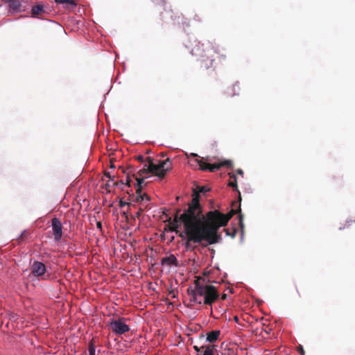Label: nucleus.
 Instances as JSON below:
<instances>
[{
	"label": "nucleus",
	"mask_w": 355,
	"mask_h": 355,
	"mask_svg": "<svg viewBox=\"0 0 355 355\" xmlns=\"http://www.w3.org/2000/svg\"><path fill=\"white\" fill-rule=\"evenodd\" d=\"M144 179L139 178L137 177V183H136V193L137 196L135 198V201L140 203L141 205L144 202V197L143 193H141L142 190V184L144 183Z\"/></svg>",
	"instance_id": "9"
},
{
	"label": "nucleus",
	"mask_w": 355,
	"mask_h": 355,
	"mask_svg": "<svg viewBox=\"0 0 355 355\" xmlns=\"http://www.w3.org/2000/svg\"><path fill=\"white\" fill-rule=\"evenodd\" d=\"M224 230L226 233V235L230 236L232 239L235 237L237 233V230L236 227L226 228Z\"/></svg>",
	"instance_id": "17"
},
{
	"label": "nucleus",
	"mask_w": 355,
	"mask_h": 355,
	"mask_svg": "<svg viewBox=\"0 0 355 355\" xmlns=\"http://www.w3.org/2000/svg\"><path fill=\"white\" fill-rule=\"evenodd\" d=\"M137 159L142 162H144V157L142 155H139L137 157Z\"/></svg>",
	"instance_id": "30"
},
{
	"label": "nucleus",
	"mask_w": 355,
	"mask_h": 355,
	"mask_svg": "<svg viewBox=\"0 0 355 355\" xmlns=\"http://www.w3.org/2000/svg\"><path fill=\"white\" fill-rule=\"evenodd\" d=\"M55 1L59 3H68L73 7L77 5L76 0H55Z\"/></svg>",
	"instance_id": "20"
},
{
	"label": "nucleus",
	"mask_w": 355,
	"mask_h": 355,
	"mask_svg": "<svg viewBox=\"0 0 355 355\" xmlns=\"http://www.w3.org/2000/svg\"><path fill=\"white\" fill-rule=\"evenodd\" d=\"M130 183H131V180H130V177H129V175H128L125 184L127 186H128V187H130Z\"/></svg>",
	"instance_id": "27"
},
{
	"label": "nucleus",
	"mask_w": 355,
	"mask_h": 355,
	"mask_svg": "<svg viewBox=\"0 0 355 355\" xmlns=\"http://www.w3.org/2000/svg\"><path fill=\"white\" fill-rule=\"evenodd\" d=\"M241 200V194L239 193V201Z\"/></svg>",
	"instance_id": "38"
},
{
	"label": "nucleus",
	"mask_w": 355,
	"mask_h": 355,
	"mask_svg": "<svg viewBox=\"0 0 355 355\" xmlns=\"http://www.w3.org/2000/svg\"><path fill=\"white\" fill-rule=\"evenodd\" d=\"M124 318H119L118 320H112L110 325L112 332L117 335H122L130 331V327L125 323Z\"/></svg>",
	"instance_id": "7"
},
{
	"label": "nucleus",
	"mask_w": 355,
	"mask_h": 355,
	"mask_svg": "<svg viewBox=\"0 0 355 355\" xmlns=\"http://www.w3.org/2000/svg\"><path fill=\"white\" fill-rule=\"evenodd\" d=\"M162 265H168V266H178V261L174 254H170L168 257H164L161 261Z\"/></svg>",
	"instance_id": "11"
},
{
	"label": "nucleus",
	"mask_w": 355,
	"mask_h": 355,
	"mask_svg": "<svg viewBox=\"0 0 355 355\" xmlns=\"http://www.w3.org/2000/svg\"><path fill=\"white\" fill-rule=\"evenodd\" d=\"M51 226L55 241H60L62 236V226L61 222L58 218H53L51 220Z\"/></svg>",
	"instance_id": "8"
},
{
	"label": "nucleus",
	"mask_w": 355,
	"mask_h": 355,
	"mask_svg": "<svg viewBox=\"0 0 355 355\" xmlns=\"http://www.w3.org/2000/svg\"><path fill=\"white\" fill-rule=\"evenodd\" d=\"M236 204H237V202H232V206H235Z\"/></svg>",
	"instance_id": "37"
},
{
	"label": "nucleus",
	"mask_w": 355,
	"mask_h": 355,
	"mask_svg": "<svg viewBox=\"0 0 355 355\" xmlns=\"http://www.w3.org/2000/svg\"><path fill=\"white\" fill-rule=\"evenodd\" d=\"M226 297H227L226 294H223V295H222V299H223V300H225V299H226Z\"/></svg>",
	"instance_id": "34"
},
{
	"label": "nucleus",
	"mask_w": 355,
	"mask_h": 355,
	"mask_svg": "<svg viewBox=\"0 0 355 355\" xmlns=\"http://www.w3.org/2000/svg\"><path fill=\"white\" fill-rule=\"evenodd\" d=\"M223 49L220 48L219 45L216 44L210 41H207L203 43L195 40L191 46V53L195 56L201 58L202 67L208 69L213 66L214 61V55H219L218 58L225 60L226 56L222 54Z\"/></svg>",
	"instance_id": "3"
},
{
	"label": "nucleus",
	"mask_w": 355,
	"mask_h": 355,
	"mask_svg": "<svg viewBox=\"0 0 355 355\" xmlns=\"http://www.w3.org/2000/svg\"><path fill=\"white\" fill-rule=\"evenodd\" d=\"M187 293L191 297V302L200 305L205 304L211 306L219 298V293L216 288L202 282L200 278L194 281L193 288H188Z\"/></svg>",
	"instance_id": "2"
},
{
	"label": "nucleus",
	"mask_w": 355,
	"mask_h": 355,
	"mask_svg": "<svg viewBox=\"0 0 355 355\" xmlns=\"http://www.w3.org/2000/svg\"><path fill=\"white\" fill-rule=\"evenodd\" d=\"M44 12V7L42 5H37L33 7L31 10V15L33 17H37L39 15Z\"/></svg>",
	"instance_id": "14"
},
{
	"label": "nucleus",
	"mask_w": 355,
	"mask_h": 355,
	"mask_svg": "<svg viewBox=\"0 0 355 355\" xmlns=\"http://www.w3.org/2000/svg\"><path fill=\"white\" fill-rule=\"evenodd\" d=\"M179 199H180V197H179V196H178V197L176 198V200H179Z\"/></svg>",
	"instance_id": "39"
},
{
	"label": "nucleus",
	"mask_w": 355,
	"mask_h": 355,
	"mask_svg": "<svg viewBox=\"0 0 355 355\" xmlns=\"http://www.w3.org/2000/svg\"><path fill=\"white\" fill-rule=\"evenodd\" d=\"M198 355H201V354H198Z\"/></svg>",
	"instance_id": "41"
},
{
	"label": "nucleus",
	"mask_w": 355,
	"mask_h": 355,
	"mask_svg": "<svg viewBox=\"0 0 355 355\" xmlns=\"http://www.w3.org/2000/svg\"><path fill=\"white\" fill-rule=\"evenodd\" d=\"M208 191L205 187H202L199 192L194 191L188 207L183 213H181V209H176L174 218L170 223L171 231L176 232L178 228L183 225L184 232L179 236H186L185 248L190 251H193L196 248L193 243L201 244L206 247L219 243L221 241V236L218 233L219 228L226 226L236 214L239 213V225L241 230L244 227L240 203L237 209H232L227 214L218 210L209 211L203 214L202 207L200 204L199 193H205Z\"/></svg>",
	"instance_id": "1"
},
{
	"label": "nucleus",
	"mask_w": 355,
	"mask_h": 355,
	"mask_svg": "<svg viewBox=\"0 0 355 355\" xmlns=\"http://www.w3.org/2000/svg\"><path fill=\"white\" fill-rule=\"evenodd\" d=\"M240 90V87L238 83L233 85L232 87V92L229 94L230 96H234L235 95L239 94V92Z\"/></svg>",
	"instance_id": "18"
},
{
	"label": "nucleus",
	"mask_w": 355,
	"mask_h": 355,
	"mask_svg": "<svg viewBox=\"0 0 355 355\" xmlns=\"http://www.w3.org/2000/svg\"><path fill=\"white\" fill-rule=\"evenodd\" d=\"M229 175H230V180L228 182V186L230 187H232L235 190L238 191L237 181H236V175L232 173H230Z\"/></svg>",
	"instance_id": "15"
},
{
	"label": "nucleus",
	"mask_w": 355,
	"mask_h": 355,
	"mask_svg": "<svg viewBox=\"0 0 355 355\" xmlns=\"http://www.w3.org/2000/svg\"><path fill=\"white\" fill-rule=\"evenodd\" d=\"M236 173L237 174L241 175V176L243 175V171L240 168L236 170Z\"/></svg>",
	"instance_id": "29"
},
{
	"label": "nucleus",
	"mask_w": 355,
	"mask_h": 355,
	"mask_svg": "<svg viewBox=\"0 0 355 355\" xmlns=\"http://www.w3.org/2000/svg\"><path fill=\"white\" fill-rule=\"evenodd\" d=\"M4 3H7L8 1H10V0H3Z\"/></svg>",
	"instance_id": "35"
},
{
	"label": "nucleus",
	"mask_w": 355,
	"mask_h": 355,
	"mask_svg": "<svg viewBox=\"0 0 355 355\" xmlns=\"http://www.w3.org/2000/svg\"><path fill=\"white\" fill-rule=\"evenodd\" d=\"M204 158L195 159L194 162L197 163L202 171H209L210 172H215L216 170L220 169L223 166L232 168V162L230 160H225L218 163L210 164L203 161Z\"/></svg>",
	"instance_id": "5"
},
{
	"label": "nucleus",
	"mask_w": 355,
	"mask_h": 355,
	"mask_svg": "<svg viewBox=\"0 0 355 355\" xmlns=\"http://www.w3.org/2000/svg\"><path fill=\"white\" fill-rule=\"evenodd\" d=\"M110 187V184L109 182H107V183L106 184V187Z\"/></svg>",
	"instance_id": "36"
},
{
	"label": "nucleus",
	"mask_w": 355,
	"mask_h": 355,
	"mask_svg": "<svg viewBox=\"0 0 355 355\" xmlns=\"http://www.w3.org/2000/svg\"><path fill=\"white\" fill-rule=\"evenodd\" d=\"M96 226L98 229L101 230L102 229V224L101 222H98L97 224H96Z\"/></svg>",
	"instance_id": "31"
},
{
	"label": "nucleus",
	"mask_w": 355,
	"mask_h": 355,
	"mask_svg": "<svg viewBox=\"0 0 355 355\" xmlns=\"http://www.w3.org/2000/svg\"><path fill=\"white\" fill-rule=\"evenodd\" d=\"M193 348L197 352H200L201 349H205V348H202V346L199 347L197 345L193 346Z\"/></svg>",
	"instance_id": "28"
},
{
	"label": "nucleus",
	"mask_w": 355,
	"mask_h": 355,
	"mask_svg": "<svg viewBox=\"0 0 355 355\" xmlns=\"http://www.w3.org/2000/svg\"><path fill=\"white\" fill-rule=\"evenodd\" d=\"M146 209H148V205H141L137 212L135 214V217L139 218L141 216L142 213L144 211V210Z\"/></svg>",
	"instance_id": "19"
},
{
	"label": "nucleus",
	"mask_w": 355,
	"mask_h": 355,
	"mask_svg": "<svg viewBox=\"0 0 355 355\" xmlns=\"http://www.w3.org/2000/svg\"><path fill=\"white\" fill-rule=\"evenodd\" d=\"M234 320H235V322H239V317L238 316H235L234 318Z\"/></svg>",
	"instance_id": "33"
},
{
	"label": "nucleus",
	"mask_w": 355,
	"mask_h": 355,
	"mask_svg": "<svg viewBox=\"0 0 355 355\" xmlns=\"http://www.w3.org/2000/svg\"><path fill=\"white\" fill-rule=\"evenodd\" d=\"M31 274L37 277L39 279H47L49 278V275H46V267L42 262L35 261L31 265Z\"/></svg>",
	"instance_id": "6"
},
{
	"label": "nucleus",
	"mask_w": 355,
	"mask_h": 355,
	"mask_svg": "<svg viewBox=\"0 0 355 355\" xmlns=\"http://www.w3.org/2000/svg\"><path fill=\"white\" fill-rule=\"evenodd\" d=\"M146 161L148 164H145L144 168L140 169L137 175H133L137 180V177L143 178L142 175L148 173H153L159 178H163L167 172L172 169V163L169 158L164 161H159V163L155 164L153 162V159L150 157H147Z\"/></svg>",
	"instance_id": "4"
},
{
	"label": "nucleus",
	"mask_w": 355,
	"mask_h": 355,
	"mask_svg": "<svg viewBox=\"0 0 355 355\" xmlns=\"http://www.w3.org/2000/svg\"><path fill=\"white\" fill-rule=\"evenodd\" d=\"M200 337H201V338H203V337H204V335H203V334H201Z\"/></svg>",
	"instance_id": "40"
},
{
	"label": "nucleus",
	"mask_w": 355,
	"mask_h": 355,
	"mask_svg": "<svg viewBox=\"0 0 355 355\" xmlns=\"http://www.w3.org/2000/svg\"><path fill=\"white\" fill-rule=\"evenodd\" d=\"M113 185L114 186H116V187H118L119 184H123V182L122 180L119 181V182H114L113 181Z\"/></svg>",
	"instance_id": "26"
},
{
	"label": "nucleus",
	"mask_w": 355,
	"mask_h": 355,
	"mask_svg": "<svg viewBox=\"0 0 355 355\" xmlns=\"http://www.w3.org/2000/svg\"><path fill=\"white\" fill-rule=\"evenodd\" d=\"M105 176H106L107 178H108L110 179V181L109 182H113L114 181V176H111L110 173L108 172H105L104 173Z\"/></svg>",
	"instance_id": "23"
},
{
	"label": "nucleus",
	"mask_w": 355,
	"mask_h": 355,
	"mask_svg": "<svg viewBox=\"0 0 355 355\" xmlns=\"http://www.w3.org/2000/svg\"><path fill=\"white\" fill-rule=\"evenodd\" d=\"M297 351L300 352L301 355H304V350L303 349V347L302 345H299L297 347Z\"/></svg>",
	"instance_id": "24"
},
{
	"label": "nucleus",
	"mask_w": 355,
	"mask_h": 355,
	"mask_svg": "<svg viewBox=\"0 0 355 355\" xmlns=\"http://www.w3.org/2000/svg\"><path fill=\"white\" fill-rule=\"evenodd\" d=\"M220 334V331L214 330L207 334V341L212 343L216 342Z\"/></svg>",
	"instance_id": "12"
},
{
	"label": "nucleus",
	"mask_w": 355,
	"mask_h": 355,
	"mask_svg": "<svg viewBox=\"0 0 355 355\" xmlns=\"http://www.w3.org/2000/svg\"><path fill=\"white\" fill-rule=\"evenodd\" d=\"M130 205V203L126 202H123L122 200H120V202H119V207H123L125 205Z\"/></svg>",
	"instance_id": "25"
},
{
	"label": "nucleus",
	"mask_w": 355,
	"mask_h": 355,
	"mask_svg": "<svg viewBox=\"0 0 355 355\" xmlns=\"http://www.w3.org/2000/svg\"><path fill=\"white\" fill-rule=\"evenodd\" d=\"M171 17L173 18V21L178 24H182L184 27L189 26L187 19L185 18L182 15H175L174 17L171 15Z\"/></svg>",
	"instance_id": "13"
},
{
	"label": "nucleus",
	"mask_w": 355,
	"mask_h": 355,
	"mask_svg": "<svg viewBox=\"0 0 355 355\" xmlns=\"http://www.w3.org/2000/svg\"><path fill=\"white\" fill-rule=\"evenodd\" d=\"M202 348H205L201 355H215L214 354V345H202Z\"/></svg>",
	"instance_id": "16"
},
{
	"label": "nucleus",
	"mask_w": 355,
	"mask_h": 355,
	"mask_svg": "<svg viewBox=\"0 0 355 355\" xmlns=\"http://www.w3.org/2000/svg\"><path fill=\"white\" fill-rule=\"evenodd\" d=\"M190 156H191V157H198V155L197 154H196V153H191V154L190 155Z\"/></svg>",
	"instance_id": "32"
},
{
	"label": "nucleus",
	"mask_w": 355,
	"mask_h": 355,
	"mask_svg": "<svg viewBox=\"0 0 355 355\" xmlns=\"http://www.w3.org/2000/svg\"><path fill=\"white\" fill-rule=\"evenodd\" d=\"M27 235H28L27 232H26V230H25V231H24V232L20 234V236H19V238L17 239V242H18V243H21V242H22L25 239H26Z\"/></svg>",
	"instance_id": "21"
},
{
	"label": "nucleus",
	"mask_w": 355,
	"mask_h": 355,
	"mask_svg": "<svg viewBox=\"0 0 355 355\" xmlns=\"http://www.w3.org/2000/svg\"><path fill=\"white\" fill-rule=\"evenodd\" d=\"M8 4L9 11L12 12H20L24 10L19 0H10L7 3Z\"/></svg>",
	"instance_id": "10"
},
{
	"label": "nucleus",
	"mask_w": 355,
	"mask_h": 355,
	"mask_svg": "<svg viewBox=\"0 0 355 355\" xmlns=\"http://www.w3.org/2000/svg\"><path fill=\"white\" fill-rule=\"evenodd\" d=\"M143 197H144V202H142L141 205L144 204V205H148V202L150 201V197L146 193H143Z\"/></svg>",
	"instance_id": "22"
}]
</instances>
